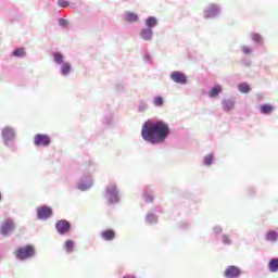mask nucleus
<instances>
[{"instance_id":"obj_19","label":"nucleus","mask_w":278,"mask_h":278,"mask_svg":"<svg viewBox=\"0 0 278 278\" xmlns=\"http://www.w3.org/2000/svg\"><path fill=\"white\" fill-rule=\"evenodd\" d=\"M269 273H278V258H271L268 263Z\"/></svg>"},{"instance_id":"obj_21","label":"nucleus","mask_w":278,"mask_h":278,"mask_svg":"<svg viewBox=\"0 0 278 278\" xmlns=\"http://www.w3.org/2000/svg\"><path fill=\"white\" fill-rule=\"evenodd\" d=\"M64 247L67 253H73L75 251V242L73 240L65 241Z\"/></svg>"},{"instance_id":"obj_27","label":"nucleus","mask_w":278,"mask_h":278,"mask_svg":"<svg viewBox=\"0 0 278 278\" xmlns=\"http://www.w3.org/2000/svg\"><path fill=\"white\" fill-rule=\"evenodd\" d=\"M53 58L56 64H62V62H64V55H62V53L56 52L53 54Z\"/></svg>"},{"instance_id":"obj_38","label":"nucleus","mask_w":278,"mask_h":278,"mask_svg":"<svg viewBox=\"0 0 278 278\" xmlns=\"http://www.w3.org/2000/svg\"><path fill=\"white\" fill-rule=\"evenodd\" d=\"M205 164H210V159H205Z\"/></svg>"},{"instance_id":"obj_29","label":"nucleus","mask_w":278,"mask_h":278,"mask_svg":"<svg viewBox=\"0 0 278 278\" xmlns=\"http://www.w3.org/2000/svg\"><path fill=\"white\" fill-rule=\"evenodd\" d=\"M154 105L161 108V105H164V99L162 97H156L153 101Z\"/></svg>"},{"instance_id":"obj_7","label":"nucleus","mask_w":278,"mask_h":278,"mask_svg":"<svg viewBox=\"0 0 278 278\" xmlns=\"http://www.w3.org/2000/svg\"><path fill=\"white\" fill-rule=\"evenodd\" d=\"M220 14H223V5L219 3H211L210 4V18L211 21L216 18H220Z\"/></svg>"},{"instance_id":"obj_25","label":"nucleus","mask_w":278,"mask_h":278,"mask_svg":"<svg viewBox=\"0 0 278 278\" xmlns=\"http://www.w3.org/2000/svg\"><path fill=\"white\" fill-rule=\"evenodd\" d=\"M92 188V181H89L88 184L79 182L78 184V190H81L83 192L86 190H90Z\"/></svg>"},{"instance_id":"obj_20","label":"nucleus","mask_w":278,"mask_h":278,"mask_svg":"<svg viewBox=\"0 0 278 278\" xmlns=\"http://www.w3.org/2000/svg\"><path fill=\"white\" fill-rule=\"evenodd\" d=\"M152 36H153V30L151 28H144L141 31V38L143 40H151Z\"/></svg>"},{"instance_id":"obj_35","label":"nucleus","mask_w":278,"mask_h":278,"mask_svg":"<svg viewBox=\"0 0 278 278\" xmlns=\"http://www.w3.org/2000/svg\"><path fill=\"white\" fill-rule=\"evenodd\" d=\"M214 162V154H210V164Z\"/></svg>"},{"instance_id":"obj_9","label":"nucleus","mask_w":278,"mask_h":278,"mask_svg":"<svg viewBox=\"0 0 278 278\" xmlns=\"http://www.w3.org/2000/svg\"><path fill=\"white\" fill-rule=\"evenodd\" d=\"M14 230V223L12 222V219H5L1 227H0V233L2 236H8V233H10V231Z\"/></svg>"},{"instance_id":"obj_26","label":"nucleus","mask_w":278,"mask_h":278,"mask_svg":"<svg viewBox=\"0 0 278 278\" xmlns=\"http://www.w3.org/2000/svg\"><path fill=\"white\" fill-rule=\"evenodd\" d=\"M61 73H62V75H68V73H71L70 63H63V65L61 67Z\"/></svg>"},{"instance_id":"obj_30","label":"nucleus","mask_w":278,"mask_h":278,"mask_svg":"<svg viewBox=\"0 0 278 278\" xmlns=\"http://www.w3.org/2000/svg\"><path fill=\"white\" fill-rule=\"evenodd\" d=\"M144 199H146L147 203H151V201H153V193L146 192Z\"/></svg>"},{"instance_id":"obj_33","label":"nucleus","mask_w":278,"mask_h":278,"mask_svg":"<svg viewBox=\"0 0 278 278\" xmlns=\"http://www.w3.org/2000/svg\"><path fill=\"white\" fill-rule=\"evenodd\" d=\"M224 244H231V239H229L227 236L223 237Z\"/></svg>"},{"instance_id":"obj_39","label":"nucleus","mask_w":278,"mask_h":278,"mask_svg":"<svg viewBox=\"0 0 278 278\" xmlns=\"http://www.w3.org/2000/svg\"><path fill=\"white\" fill-rule=\"evenodd\" d=\"M124 278H136V277H134V276H125Z\"/></svg>"},{"instance_id":"obj_31","label":"nucleus","mask_w":278,"mask_h":278,"mask_svg":"<svg viewBox=\"0 0 278 278\" xmlns=\"http://www.w3.org/2000/svg\"><path fill=\"white\" fill-rule=\"evenodd\" d=\"M58 5H60V8H68V1H66V0H59L58 1Z\"/></svg>"},{"instance_id":"obj_34","label":"nucleus","mask_w":278,"mask_h":278,"mask_svg":"<svg viewBox=\"0 0 278 278\" xmlns=\"http://www.w3.org/2000/svg\"><path fill=\"white\" fill-rule=\"evenodd\" d=\"M66 20H64V18H60L59 20V25H61L62 27H66Z\"/></svg>"},{"instance_id":"obj_15","label":"nucleus","mask_w":278,"mask_h":278,"mask_svg":"<svg viewBox=\"0 0 278 278\" xmlns=\"http://www.w3.org/2000/svg\"><path fill=\"white\" fill-rule=\"evenodd\" d=\"M222 92H223V86L215 85L210 90V97L211 98L218 97Z\"/></svg>"},{"instance_id":"obj_23","label":"nucleus","mask_w":278,"mask_h":278,"mask_svg":"<svg viewBox=\"0 0 278 278\" xmlns=\"http://www.w3.org/2000/svg\"><path fill=\"white\" fill-rule=\"evenodd\" d=\"M240 66H245L247 68H249V66H251V64H253V61H251V59L243 56L240 61H239Z\"/></svg>"},{"instance_id":"obj_5","label":"nucleus","mask_w":278,"mask_h":278,"mask_svg":"<svg viewBox=\"0 0 278 278\" xmlns=\"http://www.w3.org/2000/svg\"><path fill=\"white\" fill-rule=\"evenodd\" d=\"M106 197L109 203H118V189L116 188V185H109L106 187Z\"/></svg>"},{"instance_id":"obj_1","label":"nucleus","mask_w":278,"mask_h":278,"mask_svg":"<svg viewBox=\"0 0 278 278\" xmlns=\"http://www.w3.org/2000/svg\"><path fill=\"white\" fill-rule=\"evenodd\" d=\"M170 134V128L168 124L163 121H157L155 123L147 121L142 125L141 136L146 142H151V144H162L168 135Z\"/></svg>"},{"instance_id":"obj_2","label":"nucleus","mask_w":278,"mask_h":278,"mask_svg":"<svg viewBox=\"0 0 278 278\" xmlns=\"http://www.w3.org/2000/svg\"><path fill=\"white\" fill-rule=\"evenodd\" d=\"M249 38L251 42H253L254 47L249 45H241L239 47V51H241L243 58H251V55L255 53V49H262V47L266 45V39L262 34L257 31L249 33Z\"/></svg>"},{"instance_id":"obj_12","label":"nucleus","mask_w":278,"mask_h":278,"mask_svg":"<svg viewBox=\"0 0 278 278\" xmlns=\"http://www.w3.org/2000/svg\"><path fill=\"white\" fill-rule=\"evenodd\" d=\"M170 79L174 80L175 84H188V77H186L181 72H173L170 74Z\"/></svg>"},{"instance_id":"obj_17","label":"nucleus","mask_w":278,"mask_h":278,"mask_svg":"<svg viewBox=\"0 0 278 278\" xmlns=\"http://www.w3.org/2000/svg\"><path fill=\"white\" fill-rule=\"evenodd\" d=\"M278 233L275 230L267 231L265 239L267 242H277Z\"/></svg>"},{"instance_id":"obj_10","label":"nucleus","mask_w":278,"mask_h":278,"mask_svg":"<svg viewBox=\"0 0 278 278\" xmlns=\"http://www.w3.org/2000/svg\"><path fill=\"white\" fill-rule=\"evenodd\" d=\"M240 275H241L240 268L233 265L228 266L224 273V276L226 278H238L240 277Z\"/></svg>"},{"instance_id":"obj_8","label":"nucleus","mask_w":278,"mask_h":278,"mask_svg":"<svg viewBox=\"0 0 278 278\" xmlns=\"http://www.w3.org/2000/svg\"><path fill=\"white\" fill-rule=\"evenodd\" d=\"M56 231L64 236V233H68L71 231V223L66 219H61L55 224Z\"/></svg>"},{"instance_id":"obj_14","label":"nucleus","mask_w":278,"mask_h":278,"mask_svg":"<svg viewBox=\"0 0 278 278\" xmlns=\"http://www.w3.org/2000/svg\"><path fill=\"white\" fill-rule=\"evenodd\" d=\"M115 237H116V233L112 229H108L101 232V238L103 240L111 241V240H114Z\"/></svg>"},{"instance_id":"obj_28","label":"nucleus","mask_w":278,"mask_h":278,"mask_svg":"<svg viewBox=\"0 0 278 278\" xmlns=\"http://www.w3.org/2000/svg\"><path fill=\"white\" fill-rule=\"evenodd\" d=\"M146 25L148 27H155V25H157V20H155V17H149L147 21H146Z\"/></svg>"},{"instance_id":"obj_18","label":"nucleus","mask_w":278,"mask_h":278,"mask_svg":"<svg viewBox=\"0 0 278 278\" xmlns=\"http://www.w3.org/2000/svg\"><path fill=\"white\" fill-rule=\"evenodd\" d=\"M238 90L242 94H249V92H251V86H249L247 83H241L238 85Z\"/></svg>"},{"instance_id":"obj_6","label":"nucleus","mask_w":278,"mask_h":278,"mask_svg":"<svg viewBox=\"0 0 278 278\" xmlns=\"http://www.w3.org/2000/svg\"><path fill=\"white\" fill-rule=\"evenodd\" d=\"M34 144L36 147H49L51 138L48 135L38 134L34 138Z\"/></svg>"},{"instance_id":"obj_4","label":"nucleus","mask_w":278,"mask_h":278,"mask_svg":"<svg viewBox=\"0 0 278 278\" xmlns=\"http://www.w3.org/2000/svg\"><path fill=\"white\" fill-rule=\"evenodd\" d=\"M1 136L3 139L4 144H10L16 138V131L14 128L11 127H4L1 129Z\"/></svg>"},{"instance_id":"obj_16","label":"nucleus","mask_w":278,"mask_h":278,"mask_svg":"<svg viewBox=\"0 0 278 278\" xmlns=\"http://www.w3.org/2000/svg\"><path fill=\"white\" fill-rule=\"evenodd\" d=\"M51 214H52L51 210H39L37 213V216L40 220H47V218H49Z\"/></svg>"},{"instance_id":"obj_22","label":"nucleus","mask_w":278,"mask_h":278,"mask_svg":"<svg viewBox=\"0 0 278 278\" xmlns=\"http://www.w3.org/2000/svg\"><path fill=\"white\" fill-rule=\"evenodd\" d=\"M125 21H127V23H136L138 21V14L128 12L126 13Z\"/></svg>"},{"instance_id":"obj_36","label":"nucleus","mask_w":278,"mask_h":278,"mask_svg":"<svg viewBox=\"0 0 278 278\" xmlns=\"http://www.w3.org/2000/svg\"><path fill=\"white\" fill-rule=\"evenodd\" d=\"M39 210H49V206H40Z\"/></svg>"},{"instance_id":"obj_32","label":"nucleus","mask_w":278,"mask_h":278,"mask_svg":"<svg viewBox=\"0 0 278 278\" xmlns=\"http://www.w3.org/2000/svg\"><path fill=\"white\" fill-rule=\"evenodd\" d=\"M255 192H256L255 187L248 188V194H250V197H253L255 194Z\"/></svg>"},{"instance_id":"obj_3","label":"nucleus","mask_w":278,"mask_h":278,"mask_svg":"<svg viewBox=\"0 0 278 278\" xmlns=\"http://www.w3.org/2000/svg\"><path fill=\"white\" fill-rule=\"evenodd\" d=\"M36 253V250L33 248V245H26V247H22L18 248L15 251V256L17 257V260H29V257H34Z\"/></svg>"},{"instance_id":"obj_37","label":"nucleus","mask_w":278,"mask_h":278,"mask_svg":"<svg viewBox=\"0 0 278 278\" xmlns=\"http://www.w3.org/2000/svg\"><path fill=\"white\" fill-rule=\"evenodd\" d=\"M214 231H216V233H218V232L222 231V229L220 228H218V229L215 228Z\"/></svg>"},{"instance_id":"obj_11","label":"nucleus","mask_w":278,"mask_h":278,"mask_svg":"<svg viewBox=\"0 0 278 278\" xmlns=\"http://www.w3.org/2000/svg\"><path fill=\"white\" fill-rule=\"evenodd\" d=\"M222 108L224 112H231V110H236V98L222 100Z\"/></svg>"},{"instance_id":"obj_24","label":"nucleus","mask_w":278,"mask_h":278,"mask_svg":"<svg viewBox=\"0 0 278 278\" xmlns=\"http://www.w3.org/2000/svg\"><path fill=\"white\" fill-rule=\"evenodd\" d=\"M12 55H14V58H25V49L17 48L12 52Z\"/></svg>"},{"instance_id":"obj_13","label":"nucleus","mask_w":278,"mask_h":278,"mask_svg":"<svg viewBox=\"0 0 278 278\" xmlns=\"http://www.w3.org/2000/svg\"><path fill=\"white\" fill-rule=\"evenodd\" d=\"M258 110L265 116H270V114H273V112H275V106H273V104H261L258 106Z\"/></svg>"}]
</instances>
